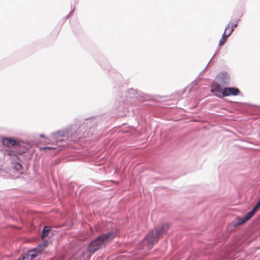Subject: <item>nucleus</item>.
I'll return each mask as SVG.
<instances>
[{"mask_svg": "<svg viewBox=\"0 0 260 260\" xmlns=\"http://www.w3.org/2000/svg\"><path fill=\"white\" fill-rule=\"evenodd\" d=\"M50 231V228L49 226H45L42 232V238L44 239L45 237H47L48 236V234Z\"/></svg>", "mask_w": 260, "mask_h": 260, "instance_id": "9d476101", "label": "nucleus"}, {"mask_svg": "<svg viewBox=\"0 0 260 260\" xmlns=\"http://www.w3.org/2000/svg\"><path fill=\"white\" fill-rule=\"evenodd\" d=\"M40 137H44V135L42 134V135H40Z\"/></svg>", "mask_w": 260, "mask_h": 260, "instance_id": "2eb2a0df", "label": "nucleus"}, {"mask_svg": "<svg viewBox=\"0 0 260 260\" xmlns=\"http://www.w3.org/2000/svg\"><path fill=\"white\" fill-rule=\"evenodd\" d=\"M218 82L223 87L227 85L230 80L229 76L226 73H221L217 77Z\"/></svg>", "mask_w": 260, "mask_h": 260, "instance_id": "0eeeda50", "label": "nucleus"}, {"mask_svg": "<svg viewBox=\"0 0 260 260\" xmlns=\"http://www.w3.org/2000/svg\"><path fill=\"white\" fill-rule=\"evenodd\" d=\"M240 93L238 88L235 87H225L222 92V95L223 96H228L230 95H237Z\"/></svg>", "mask_w": 260, "mask_h": 260, "instance_id": "423d86ee", "label": "nucleus"}, {"mask_svg": "<svg viewBox=\"0 0 260 260\" xmlns=\"http://www.w3.org/2000/svg\"><path fill=\"white\" fill-rule=\"evenodd\" d=\"M115 235L112 233L103 235L93 240L89 245L87 251L90 253H93L100 248L105 246L110 240L114 238Z\"/></svg>", "mask_w": 260, "mask_h": 260, "instance_id": "f257e3e1", "label": "nucleus"}, {"mask_svg": "<svg viewBox=\"0 0 260 260\" xmlns=\"http://www.w3.org/2000/svg\"><path fill=\"white\" fill-rule=\"evenodd\" d=\"M230 26L229 25H227L225 27L224 32L222 34V38H221L219 42V45L222 46L225 42L226 41L227 38L231 35L233 31V29H231L228 31V29L230 28Z\"/></svg>", "mask_w": 260, "mask_h": 260, "instance_id": "6e6552de", "label": "nucleus"}, {"mask_svg": "<svg viewBox=\"0 0 260 260\" xmlns=\"http://www.w3.org/2000/svg\"><path fill=\"white\" fill-rule=\"evenodd\" d=\"M228 25H230V28L228 29V31H229L230 29H233L235 27H237V22H236L235 23H231V24H229Z\"/></svg>", "mask_w": 260, "mask_h": 260, "instance_id": "9b49d317", "label": "nucleus"}, {"mask_svg": "<svg viewBox=\"0 0 260 260\" xmlns=\"http://www.w3.org/2000/svg\"><path fill=\"white\" fill-rule=\"evenodd\" d=\"M15 167L17 168V169H20L22 168V166L19 163H17Z\"/></svg>", "mask_w": 260, "mask_h": 260, "instance_id": "ddd939ff", "label": "nucleus"}, {"mask_svg": "<svg viewBox=\"0 0 260 260\" xmlns=\"http://www.w3.org/2000/svg\"><path fill=\"white\" fill-rule=\"evenodd\" d=\"M222 87L218 82H214L211 87V91L215 96L220 97L223 89Z\"/></svg>", "mask_w": 260, "mask_h": 260, "instance_id": "39448f33", "label": "nucleus"}, {"mask_svg": "<svg viewBox=\"0 0 260 260\" xmlns=\"http://www.w3.org/2000/svg\"><path fill=\"white\" fill-rule=\"evenodd\" d=\"M3 145L7 147L14 146L16 148L20 145V143L14 139L10 138H4L2 141Z\"/></svg>", "mask_w": 260, "mask_h": 260, "instance_id": "1a4fd4ad", "label": "nucleus"}, {"mask_svg": "<svg viewBox=\"0 0 260 260\" xmlns=\"http://www.w3.org/2000/svg\"><path fill=\"white\" fill-rule=\"evenodd\" d=\"M162 228L159 231H156L155 232L150 233L144 239L143 243L147 245V247L150 248L152 245L156 242L162 234Z\"/></svg>", "mask_w": 260, "mask_h": 260, "instance_id": "7ed1b4c3", "label": "nucleus"}, {"mask_svg": "<svg viewBox=\"0 0 260 260\" xmlns=\"http://www.w3.org/2000/svg\"><path fill=\"white\" fill-rule=\"evenodd\" d=\"M259 206L256 203L255 206L253 207L252 210L248 212L245 216L243 217H238L236 219V221L233 222L234 226H237L244 223L246 221L250 219L253 215L257 212Z\"/></svg>", "mask_w": 260, "mask_h": 260, "instance_id": "20e7f679", "label": "nucleus"}, {"mask_svg": "<svg viewBox=\"0 0 260 260\" xmlns=\"http://www.w3.org/2000/svg\"><path fill=\"white\" fill-rule=\"evenodd\" d=\"M55 149V147H45L43 148H41V150H54Z\"/></svg>", "mask_w": 260, "mask_h": 260, "instance_id": "f8f14e48", "label": "nucleus"}, {"mask_svg": "<svg viewBox=\"0 0 260 260\" xmlns=\"http://www.w3.org/2000/svg\"><path fill=\"white\" fill-rule=\"evenodd\" d=\"M89 256L88 255H86L85 256H84V258H85L86 257H88Z\"/></svg>", "mask_w": 260, "mask_h": 260, "instance_id": "4468645a", "label": "nucleus"}, {"mask_svg": "<svg viewBox=\"0 0 260 260\" xmlns=\"http://www.w3.org/2000/svg\"><path fill=\"white\" fill-rule=\"evenodd\" d=\"M48 246V241H44L35 248L23 253L17 260H32L38 254H41Z\"/></svg>", "mask_w": 260, "mask_h": 260, "instance_id": "f03ea898", "label": "nucleus"}]
</instances>
